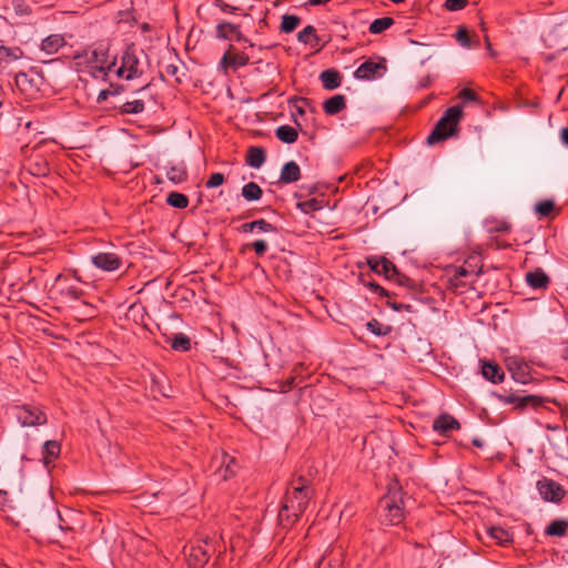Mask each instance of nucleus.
I'll use <instances>...</instances> for the list:
<instances>
[{
	"mask_svg": "<svg viewBox=\"0 0 568 568\" xmlns=\"http://www.w3.org/2000/svg\"><path fill=\"white\" fill-rule=\"evenodd\" d=\"M367 265L371 272L384 276L386 280L389 278L392 272H395V264L385 256L382 255H369L365 257V262H357V268H363Z\"/></svg>",
	"mask_w": 568,
	"mask_h": 568,
	"instance_id": "10",
	"label": "nucleus"
},
{
	"mask_svg": "<svg viewBox=\"0 0 568 568\" xmlns=\"http://www.w3.org/2000/svg\"><path fill=\"white\" fill-rule=\"evenodd\" d=\"M555 209V202L552 200H544L537 203L536 213L540 216H548Z\"/></svg>",
	"mask_w": 568,
	"mask_h": 568,
	"instance_id": "48",
	"label": "nucleus"
},
{
	"mask_svg": "<svg viewBox=\"0 0 568 568\" xmlns=\"http://www.w3.org/2000/svg\"><path fill=\"white\" fill-rule=\"evenodd\" d=\"M145 103L141 99H136L133 101H128L123 103L122 105L115 108L119 114L125 115V114H139L144 111Z\"/></svg>",
	"mask_w": 568,
	"mask_h": 568,
	"instance_id": "36",
	"label": "nucleus"
},
{
	"mask_svg": "<svg viewBox=\"0 0 568 568\" xmlns=\"http://www.w3.org/2000/svg\"><path fill=\"white\" fill-rule=\"evenodd\" d=\"M14 416L23 427L42 426L47 424L48 417L44 410L33 404H22L14 406Z\"/></svg>",
	"mask_w": 568,
	"mask_h": 568,
	"instance_id": "7",
	"label": "nucleus"
},
{
	"mask_svg": "<svg viewBox=\"0 0 568 568\" xmlns=\"http://www.w3.org/2000/svg\"><path fill=\"white\" fill-rule=\"evenodd\" d=\"M378 288H379V290H377V292H375L374 294H377V295H378V296H381V297H387V298H389V297L395 296V294H394V293H390L389 291H387V290H386V288H384L383 286H379Z\"/></svg>",
	"mask_w": 568,
	"mask_h": 568,
	"instance_id": "61",
	"label": "nucleus"
},
{
	"mask_svg": "<svg viewBox=\"0 0 568 568\" xmlns=\"http://www.w3.org/2000/svg\"><path fill=\"white\" fill-rule=\"evenodd\" d=\"M52 292L61 302L79 301L85 294L79 285L71 283L70 277L65 274L57 276Z\"/></svg>",
	"mask_w": 568,
	"mask_h": 568,
	"instance_id": "8",
	"label": "nucleus"
},
{
	"mask_svg": "<svg viewBox=\"0 0 568 568\" xmlns=\"http://www.w3.org/2000/svg\"><path fill=\"white\" fill-rule=\"evenodd\" d=\"M568 521L565 519H555L546 528L545 535L550 537H564L567 535Z\"/></svg>",
	"mask_w": 568,
	"mask_h": 568,
	"instance_id": "34",
	"label": "nucleus"
},
{
	"mask_svg": "<svg viewBox=\"0 0 568 568\" xmlns=\"http://www.w3.org/2000/svg\"><path fill=\"white\" fill-rule=\"evenodd\" d=\"M23 169L31 175L43 178L50 174V164L42 154H31L23 164Z\"/></svg>",
	"mask_w": 568,
	"mask_h": 568,
	"instance_id": "16",
	"label": "nucleus"
},
{
	"mask_svg": "<svg viewBox=\"0 0 568 568\" xmlns=\"http://www.w3.org/2000/svg\"><path fill=\"white\" fill-rule=\"evenodd\" d=\"M255 230L264 233L277 232V227L264 219L254 221Z\"/></svg>",
	"mask_w": 568,
	"mask_h": 568,
	"instance_id": "51",
	"label": "nucleus"
},
{
	"mask_svg": "<svg viewBox=\"0 0 568 568\" xmlns=\"http://www.w3.org/2000/svg\"><path fill=\"white\" fill-rule=\"evenodd\" d=\"M388 281H393L398 286L406 287L413 292H418L420 285L413 278L408 277L406 274L399 272L397 266L395 265V272H392Z\"/></svg>",
	"mask_w": 568,
	"mask_h": 568,
	"instance_id": "27",
	"label": "nucleus"
},
{
	"mask_svg": "<svg viewBox=\"0 0 568 568\" xmlns=\"http://www.w3.org/2000/svg\"><path fill=\"white\" fill-rule=\"evenodd\" d=\"M254 230H255L254 221L243 223V224L239 227V231H240L241 233H252Z\"/></svg>",
	"mask_w": 568,
	"mask_h": 568,
	"instance_id": "58",
	"label": "nucleus"
},
{
	"mask_svg": "<svg viewBox=\"0 0 568 568\" xmlns=\"http://www.w3.org/2000/svg\"><path fill=\"white\" fill-rule=\"evenodd\" d=\"M406 493L403 490L398 480L390 483L387 493L379 499V521L384 526H397L405 519Z\"/></svg>",
	"mask_w": 568,
	"mask_h": 568,
	"instance_id": "3",
	"label": "nucleus"
},
{
	"mask_svg": "<svg viewBox=\"0 0 568 568\" xmlns=\"http://www.w3.org/2000/svg\"><path fill=\"white\" fill-rule=\"evenodd\" d=\"M63 40H65V38H43L41 41V50L47 54L58 53L61 47H63Z\"/></svg>",
	"mask_w": 568,
	"mask_h": 568,
	"instance_id": "40",
	"label": "nucleus"
},
{
	"mask_svg": "<svg viewBox=\"0 0 568 568\" xmlns=\"http://www.w3.org/2000/svg\"><path fill=\"white\" fill-rule=\"evenodd\" d=\"M459 44L467 49H473L480 45L481 38H456Z\"/></svg>",
	"mask_w": 568,
	"mask_h": 568,
	"instance_id": "55",
	"label": "nucleus"
},
{
	"mask_svg": "<svg viewBox=\"0 0 568 568\" xmlns=\"http://www.w3.org/2000/svg\"><path fill=\"white\" fill-rule=\"evenodd\" d=\"M540 497L545 501L559 504L566 496L565 488L554 479L544 477L536 484Z\"/></svg>",
	"mask_w": 568,
	"mask_h": 568,
	"instance_id": "9",
	"label": "nucleus"
},
{
	"mask_svg": "<svg viewBox=\"0 0 568 568\" xmlns=\"http://www.w3.org/2000/svg\"><path fill=\"white\" fill-rule=\"evenodd\" d=\"M14 83L27 100H37L41 95L44 75L40 69L32 67L18 72L14 77Z\"/></svg>",
	"mask_w": 568,
	"mask_h": 568,
	"instance_id": "5",
	"label": "nucleus"
},
{
	"mask_svg": "<svg viewBox=\"0 0 568 568\" xmlns=\"http://www.w3.org/2000/svg\"><path fill=\"white\" fill-rule=\"evenodd\" d=\"M23 51L19 47L0 45V63H10L22 58Z\"/></svg>",
	"mask_w": 568,
	"mask_h": 568,
	"instance_id": "37",
	"label": "nucleus"
},
{
	"mask_svg": "<svg viewBox=\"0 0 568 568\" xmlns=\"http://www.w3.org/2000/svg\"><path fill=\"white\" fill-rule=\"evenodd\" d=\"M508 368L511 372V376L516 382L526 384L528 382V366L517 359H513L508 363Z\"/></svg>",
	"mask_w": 568,
	"mask_h": 568,
	"instance_id": "32",
	"label": "nucleus"
},
{
	"mask_svg": "<svg viewBox=\"0 0 568 568\" xmlns=\"http://www.w3.org/2000/svg\"><path fill=\"white\" fill-rule=\"evenodd\" d=\"M213 551L209 538L203 539V545H193L187 554V565L190 568H202L210 559Z\"/></svg>",
	"mask_w": 568,
	"mask_h": 568,
	"instance_id": "12",
	"label": "nucleus"
},
{
	"mask_svg": "<svg viewBox=\"0 0 568 568\" xmlns=\"http://www.w3.org/2000/svg\"><path fill=\"white\" fill-rule=\"evenodd\" d=\"M315 28L313 26H306L302 31H300L296 36H314Z\"/></svg>",
	"mask_w": 568,
	"mask_h": 568,
	"instance_id": "62",
	"label": "nucleus"
},
{
	"mask_svg": "<svg viewBox=\"0 0 568 568\" xmlns=\"http://www.w3.org/2000/svg\"><path fill=\"white\" fill-rule=\"evenodd\" d=\"M481 273V268L478 271H469L465 266H456L454 268V274L457 275L459 278H464L467 281L470 276H478Z\"/></svg>",
	"mask_w": 568,
	"mask_h": 568,
	"instance_id": "52",
	"label": "nucleus"
},
{
	"mask_svg": "<svg viewBox=\"0 0 568 568\" xmlns=\"http://www.w3.org/2000/svg\"><path fill=\"white\" fill-rule=\"evenodd\" d=\"M186 75L185 69L178 64H168L165 65L164 72H160V78L163 81H166V78L173 79L172 83L182 84L183 77Z\"/></svg>",
	"mask_w": 568,
	"mask_h": 568,
	"instance_id": "29",
	"label": "nucleus"
},
{
	"mask_svg": "<svg viewBox=\"0 0 568 568\" xmlns=\"http://www.w3.org/2000/svg\"><path fill=\"white\" fill-rule=\"evenodd\" d=\"M470 283H473V281H470ZM468 284H469L468 281H466L464 278H459L455 274H453L448 278V287L450 290H453L454 292L463 293L464 288H466Z\"/></svg>",
	"mask_w": 568,
	"mask_h": 568,
	"instance_id": "47",
	"label": "nucleus"
},
{
	"mask_svg": "<svg viewBox=\"0 0 568 568\" xmlns=\"http://www.w3.org/2000/svg\"><path fill=\"white\" fill-rule=\"evenodd\" d=\"M263 195V190L255 182H248L242 187V196L246 201H258Z\"/></svg>",
	"mask_w": 568,
	"mask_h": 568,
	"instance_id": "39",
	"label": "nucleus"
},
{
	"mask_svg": "<svg viewBox=\"0 0 568 568\" xmlns=\"http://www.w3.org/2000/svg\"><path fill=\"white\" fill-rule=\"evenodd\" d=\"M110 88L113 89V90H102V91H100V93L98 95V101L99 102L106 100V98L109 95H111V94H119L124 89L122 85L112 84V83H111Z\"/></svg>",
	"mask_w": 568,
	"mask_h": 568,
	"instance_id": "54",
	"label": "nucleus"
},
{
	"mask_svg": "<svg viewBox=\"0 0 568 568\" xmlns=\"http://www.w3.org/2000/svg\"><path fill=\"white\" fill-rule=\"evenodd\" d=\"M484 43L486 45L487 53L490 58L497 57V51L493 48V43L490 42V39L488 37L483 38Z\"/></svg>",
	"mask_w": 568,
	"mask_h": 568,
	"instance_id": "57",
	"label": "nucleus"
},
{
	"mask_svg": "<svg viewBox=\"0 0 568 568\" xmlns=\"http://www.w3.org/2000/svg\"><path fill=\"white\" fill-rule=\"evenodd\" d=\"M275 136L287 144L295 143L298 138V132L291 125H281L275 130Z\"/></svg>",
	"mask_w": 568,
	"mask_h": 568,
	"instance_id": "35",
	"label": "nucleus"
},
{
	"mask_svg": "<svg viewBox=\"0 0 568 568\" xmlns=\"http://www.w3.org/2000/svg\"><path fill=\"white\" fill-rule=\"evenodd\" d=\"M394 23L390 17L375 19L368 27L371 33L377 34L388 29Z\"/></svg>",
	"mask_w": 568,
	"mask_h": 568,
	"instance_id": "43",
	"label": "nucleus"
},
{
	"mask_svg": "<svg viewBox=\"0 0 568 568\" xmlns=\"http://www.w3.org/2000/svg\"><path fill=\"white\" fill-rule=\"evenodd\" d=\"M225 181L224 174L220 172L212 173L207 181L205 182V186L207 189H214L222 185Z\"/></svg>",
	"mask_w": 568,
	"mask_h": 568,
	"instance_id": "50",
	"label": "nucleus"
},
{
	"mask_svg": "<svg viewBox=\"0 0 568 568\" xmlns=\"http://www.w3.org/2000/svg\"><path fill=\"white\" fill-rule=\"evenodd\" d=\"M266 160V151L262 146H250L246 151L245 162L248 166L260 169Z\"/></svg>",
	"mask_w": 568,
	"mask_h": 568,
	"instance_id": "23",
	"label": "nucleus"
},
{
	"mask_svg": "<svg viewBox=\"0 0 568 568\" xmlns=\"http://www.w3.org/2000/svg\"><path fill=\"white\" fill-rule=\"evenodd\" d=\"M61 453V445L57 440H47L42 447V459L44 466L52 464Z\"/></svg>",
	"mask_w": 568,
	"mask_h": 568,
	"instance_id": "26",
	"label": "nucleus"
},
{
	"mask_svg": "<svg viewBox=\"0 0 568 568\" xmlns=\"http://www.w3.org/2000/svg\"><path fill=\"white\" fill-rule=\"evenodd\" d=\"M386 70L385 58H379L378 62L368 59L355 70L354 78L358 80H373L383 77Z\"/></svg>",
	"mask_w": 568,
	"mask_h": 568,
	"instance_id": "11",
	"label": "nucleus"
},
{
	"mask_svg": "<svg viewBox=\"0 0 568 568\" xmlns=\"http://www.w3.org/2000/svg\"><path fill=\"white\" fill-rule=\"evenodd\" d=\"M9 503V494L4 489H0V508H3Z\"/></svg>",
	"mask_w": 568,
	"mask_h": 568,
	"instance_id": "59",
	"label": "nucleus"
},
{
	"mask_svg": "<svg viewBox=\"0 0 568 568\" xmlns=\"http://www.w3.org/2000/svg\"><path fill=\"white\" fill-rule=\"evenodd\" d=\"M296 206L305 214L318 211L323 207L322 201L317 199H310L303 202H298Z\"/></svg>",
	"mask_w": 568,
	"mask_h": 568,
	"instance_id": "46",
	"label": "nucleus"
},
{
	"mask_svg": "<svg viewBox=\"0 0 568 568\" xmlns=\"http://www.w3.org/2000/svg\"><path fill=\"white\" fill-rule=\"evenodd\" d=\"M247 251H254L257 257H263L268 251V244L265 240H255L251 243L243 244L239 253L245 254Z\"/></svg>",
	"mask_w": 568,
	"mask_h": 568,
	"instance_id": "33",
	"label": "nucleus"
},
{
	"mask_svg": "<svg viewBox=\"0 0 568 568\" xmlns=\"http://www.w3.org/2000/svg\"><path fill=\"white\" fill-rule=\"evenodd\" d=\"M250 55L245 51H240L235 48V45L230 44L229 49L224 52L219 68L223 70L225 73L229 68H240L244 67L248 63Z\"/></svg>",
	"mask_w": 568,
	"mask_h": 568,
	"instance_id": "13",
	"label": "nucleus"
},
{
	"mask_svg": "<svg viewBox=\"0 0 568 568\" xmlns=\"http://www.w3.org/2000/svg\"><path fill=\"white\" fill-rule=\"evenodd\" d=\"M435 52L433 43H423L414 39L409 40L408 53L415 60H418L422 64L425 63Z\"/></svg>",
	"mask_w": 568,
	"mask_h": 568,
	"instance_id": "19",
	"label": "nucleus"
},
{
	"mask_svg": "<svg viewBox=\"0 0 568 568\" xmlns=\"http://www.w3.org/2000/svg\"><path fill=\"white\" fill-rule=\"evenodd\" d=\"M457 97L464 102H481L480 97L470 88L462 89Z\"/></svg>",
	"mask_w": 568,
	"mask_h": 568,
	"instance_id": "49",
	"label": "nucleus"
},
{
	"mask_svg": "<svg viewBox=\"0 0 568 568\" xmlns=\"http://www.w3.org/2000/svg\"><path fill=\"white\" fill-rule=\"evenodd\" d=\"M366 328L376 336H386L393 332L390 325L382 324L378 320L372 318L366 323Z\"/></svg>",
	"mask_w": 568,
	"mask_h": 568,
	"instance_id": "41",
	"label": "nucleus"
},
{
	"mask_svg": "<svg viewBox=\"0 0 568 568\" xmlns=\"http://www.w3.org/2000/svg\"><path fill=\"white\" fill-rule=\"evenodd\" d=\"M82 59L78 62V72H87L95 79L110 81L112 68L116 64V57L109 55V47L99 43L91 47H81Z\"/></svg>",
	"mask_w": 568,
	"mask_h": 568,
	"instance_id": "2",
	"label": "nucleus"
},
{
	"mask_svg": "<svg viewBox=\"0 0 568 568\" xmlns=\"http://www.w3.org/2000/svg\"><path fill=\"white\" fill-rule=\"evenodd\" d=\"M300 23H301V19L297 16L285 14L282 18V23H281L280 29L282 32L290 33V32H293L298 27Z\"/></svg>",
	"mask_w": 568,
	"mask_h": 568,
	"instance_id": "44",
	"label": "nucleus"
},
{
	"mask_svg": "<svg viewBox=\"0 0 568 568\" xmlns=\"http://www.w3.org/2000/svg\"><path fill=\"white\" fill-rule=\"evenodd\" d=\"M301 179V169L295 161L286 162L281 170L280 182L290 184Z\"/></svg>",
	"mask_w": 568,
	"mask_h": 568,
	"instance_id": "22",
	"label": "nucleus"
},
{
	"mask_svg": "<svg viewBox=\"0 0 568 568\" xmlns=\"http://www.w3.org/2000/svg\"><path fill=\"white\" fill-rule=\"evenodd\" d=\"M460 423L448 413L439 414L433 422V430L443 437H450L454 430L460 429Z\"/></svg>",
	"mask_w": 568,
	"mask_h": 568,
	"instance_id": "15",
	"label": "nucleus"
},
{
	"mask_svg": "<svg viewBox=\"0 0 568 568\" xmlns=\"http://www.w3.org/2000/svg\"><path fill=\"white\" fill-rule=\"evenodd\" d=\"M91 263L104 272H114L122 267L121 256L113 252H99L91 256Z\"/></svg>",
	"mask_w": 568,
	"mask_h": 568,
	"instance_id": "14",
	"label": "nucleus"
},
{
	"mask_svg": "<svg viewBox=\"0 0 568 568\" xmlns=\"http://www.w3.org/2000/svg\"><path fill=\"white\" fill-rule=\"evenodd\" d=\"M530 397L532 398V400L529 402V407L535 410H538L541 407L545 408L546 404L548 403H551L558 407L560 406V403L556 398L544 397L539 395H530Z\"/></svg>",
	"mask_w": 568,
	"mask_h": 568,
	"instance_id": "45",
	"label": "nucleus"
},
{
	"mask_svg": "<svg viewBox=\"0 0 568 568\" xmlns=\"http://www.w3.org/2000/svg\"><path fill=\"white\" fill-rule=\"evenodd\" d=\"M166 178L174 184L185 182L187 180V170L183 162L172 164L166 170Z\"/></svg>",
	"mask_w": 568,
	"mask_h": 568,
	"instance_id": "31",
	"label": "nucleus"
},
{
	"mask_svg": "<svg viewBox=\"0 0 568 568\" xmlns=\"http://www.w3.org/2000/svg\"><path fill=\"white\" fill-rule=\"evenodd\" d=\"M390 308L396 312H402V311H406L408 313L413 312V306L410 304H404V303H397V302H394L393 304H390Z\"/></svg>",
	"mask_w": 568,
	"mask_h": 568,
	"instance_id": "56",
	"label": "nucleus"
},
{
	"mask_svg": "<svg viewBox=\"0 0 568 568\" xmlns=\"http://www.w3.org/2000/svg\"><path fill=\"white\" fill-rule=\"evenodd\" d=\"M481 375L493 384H499L505 378V372L499 364L494 361L480 359Z\"/></svg>",
	"mask_w": 568,
	"mask_h": 568,
	"instance_id": "20",
	"label": "nucleus"
},
{
	"mask_svg": "<svg viewBox=\"0 0 568 568\" xmlns=\"http://www.w3.org/2000/svg\"><path fill=\"white\" fill-rule=\"evenodd\" d=\"M311 476L295 473L291 477L277 515L278 525L283 529H291L300 520L313 498Z\"/></svg>",
	"mask_w": 568,
	"mask_h": 568,
	"instance_id": "1",
	"label": "nucleus"
},
{
	"mask_svg": "<svg viewBox=\"0 0 568 568\" xmlns=\"http://www.w3.org/2000/svg\"><path fill=\"white\" fill-rule=\"evenodd\" d=\"M488 535L499 546H508L514 541L513 534L500 526H491L490 528H488Z\"/></svg>",
	"mask_w": 568,
	"mask_h": 568,
	"instance_id": "28",
	"label": "nucleus"
},
{
	"mask_svg": "<svg viewBox=\"0 0 568 568\" xmlns=\"http://www.w3.org/2000/svg\"><path fill=\"white\" fill-rule=\"evenodd\" d=\"M379 286L381 285L374 280H371L369 282L365 283V287H367L373 293L377 292V290H379Z\"/></svg>",
	"mask_w": 568,
	"mask_h": 568,
	"instance_id": "63",
	"label": "nucleus"
},
{
	"mask_svg": "<svg viewBox=\"0 0 568 568\" xmlns=\"http://www.w3.org/2000/svg\"><path fill=\"white\" fill-rule=\"evenodd\" d=\"M469 0H446L444 7L448 11H458L468 4Z\"/></svg>",
	"mask_w": 568,
	"mask_h": 568,
	"instance_id": "53",
	"label": "nucleus"
},
{
	"mask_svg": "<svg viewBox=\"0 0 568 568\" xmlns=\"http://www.w3.org/2000/svg\"><path fill=\"white\" fill-rule=\"evenodd\" d=\"M320 80L325 90H335L342 84V75L335 69H327L321 72Z\"/></svg>",
	"mask_w": 568,
	"mask_h": 568,
	"instance_id": "24",
	"label": "nucleus"
},
{
	"mask_svg": "<svg viewBox=\"0 0 568 568\" xmlns=\"http://www.w3.org/2000/svg\"><path fill=\"white\" fill-rule=\"evenodd\" d=\"M235 39H236V41H239V42H243V43H244V44H243V49H244V50H246L247 48L253 49V48L256 45V43L251 42L248 38H241V37H237V38H235Z\"/></svg>",
	"mask_w": 568,
	"mask_h": 568,
	"instance_id": "60",
	"label": "nucleus"
},
{
	"mask_svg": "<svg viewBox=\"0 0 568 568\" xmlns=\"http://www.w3.org/2000/svg\"><path fill=\"white\" fill-rule=\"evenodd\" d=\"M166 203L175 209H186L190 201L189 197L180 192H171L166 196Z\"/></svg>",
	"mask_w": 568,
	"mask_h": 568,
	"instance_id": "42",
	"label": "nucleus"
},
{
	"mask_svg": "<svg viewBox=\"0 0 568 568\" xmlns=\"http://www.w3.org/2000/svg\"><path fill=\"white\" fill-rule=\"evenodd\" d=\"M560 139H561V142L566 146H568V125L561 129V131H560Z\"/></svg>",
	"mask_w": 568,
	"mask_h": 568,
	"instance_id": "64",
	"label": "nucleus"
},
{
	"mask_svg": "<svg viewBox=\"0 0 568 568\" xmlns=\"http://www.w3.org/2000/svg\"><path fill=\"white\" fill-rule=\"evenodd\" d=\"M346 108V98L343 94H336L328 98L323 103V110L327 115H335Z\"/></svg>",
	"mask_w": 568,
	"mask_h": 568,
	"instance_id": "25",
	"label": "nucleus"
},
{
	"mask_svg": "<svg viewBox=\"0 0 568 568\" xmlns=\"http://www.w3.org/2000/svg\"><path fill=\"white\" fill-rule=\"evenodd\" d=\"M527 284L535 290H547L550 285V277L541 267H537L526 274Z\"/></svg>",
	"mask_w": 568,
	"mask_h": 568,
	"instance_id": "21",
	"label": "nucleus"
},
{
	"mask_svg": "<svg viewBox=\"0 0 568 568\" xmlns=\"http://www.w3.org/2000/svg\"><path fill=\"white\" fill-rule=\"evenodd\" d=\"M166 343L175 352H189L191 349V338L184 333H178L168 337Z\"/></svg>",
	"mask_w": 568,
	"mask_h": 568,
	"instance_id": "30",
	"label": "nucleus"
},
{
	"mask_svg": "<svg viewBox=\"0 0 568 568\" xmlns=\"http://www.w3.org/2000/svg\"><path fill=\"white\" fill-rule=\"evenodd\" d=\"M464 118V104H455L445 110L444 114L435 124L433 131L427 136V144L434 145L444 142L449 138L457 136L460 128L459 123Z\"/></svg>",
	"mask_w": 568,
	"mask_h": 568,
	"instance_id": "4",
	"label": "nucleus"
},
{
	"mask_svg": "<svg viewBox=\"0 0 568 568\" xmlns=\"http://www.w3.org/2000/svg\"><path fill=\"white\" fill-rule=\"evenodd\" d=\"M500 403L514 405L516 410L523 412L529 407V402L532 400L530 395H519L517 393L504 390V393H493Z\"/></svg>",
	"mask_w": 568,
	"mask_h": 568,
	"instance_id": "17",
	"label": "nucleus"
},
{
	"mask_svg": "<svg viewBox=\"0 0 568 568\" xmlns=\"http://www.w3.org/2000/svg\"><path fill=\"white\" fill-rule=\"evenodd\" d=\"M141 74L138 50L133 43L129 44L122 52L120 61L116 59V64L112 68V75L116 79L133 80Z\"/></svg>",
	"mask_w": 568,
	"mask_h": 568,
	"instance_id": "6",
	"label": "nucleus"
},
{
	"mask_svg": "<svg viewBox=\"0 0 568 568\" xmlns=\"http://www.w3.org/2000/svg\"><path fill=\"white\" fill-rule=\"evenodd\" d=\"M59 51L61 52V58L73 60L74 67L78 70V62L82 59L81 47L75 49L72 44H68L65 40H63V47H61Z\"/></svg>",
	"mask_w": 568,
	"mask_h": 568,
	"instance_id": "38",
	"label": "nucleus"
},
{
	"mask_svg": "<svg viewBox=\"0 0 568 568\" xmlns=\"http://www.w3.org/2000/svg\"><path fill=\"white\" fill-rule=\"evenodd\" d=\"M500 403L514 405L516 410L523 412L529 407V402L532 400L530 395H519L517 393L504 390V393H493Z\"/></svg>",
	"mask_w": 568,
	"mask_h": 568,
	"instance_id": "18",
	"label": "nucleus"
}]
</instances>
